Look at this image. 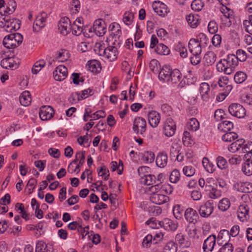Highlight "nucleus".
Wrapping results in <instances>:
<instances>
[{
  "mask_svg": "<svg viewBox=\"0 0 252 252\" xmlns=\"http://www.w3.org/2000/svg\"><path fill=\"white\" fill-rule=\"evenodd\" d=\"M238 65L237 58L234 54L227 55L226 58L221 59L217 64V69L218 71L224 72L226 74L233 73Z\"/></svg>",
  "mask_w": 252,
  "mask_h": 252,
  "instance_id": "f257e3e1",
  "label": "nucleus"
},
{
  "mask_svg": "<svg viewBox=\"0 0 252 252\" xmlns=\"http://www.w3.org/2000/svg\"><path fill=\"white\" fill-rule=\"evenodd\" d=\"M23 41V36L19 33L14 32L5 36L3 40L4 46L7 49H14Z\"/></svg>",
  "mask_w": 252,
  "mask_h": 252,
  "instance_id": "f03ea898",
  "label": "nucleus"
},
{
  "mask_svg": "<svg viewBox=\"0 0 252 252\" xmlns=\"http://www.w3.org/2000/svg\"><path fill=\"white\" fill-rule=\"evenodd\" d=\"M215 181L213 178L207 179L205 186V190L209 192V196L212 199L218 198L221 195V191L218 189Z\"/></svg>",
  "mask_w": 252,
  "mask_h": 252,
  "instance_id": "7ed1b4c3",
  "label": "nucleus"
},
{
  "mask_svg": "<svg viewBox=\"0 0 252 252\" xmlns=\"http://www.w3.org/2000/svg\"><path fill=\"white\" fill-rule=\"evenodd\" d=\"M108 30L110 32L109 39L112 38V40L114 39L113 44H119V42L117 40L119 39L122 35L120 25L116 22L112 23L109 25Z\"/></svg>",
  "mask_w": 252,
  "mask_h": 252,
  "instance_id": "20e7f679",
  "label": "nucleus"
},
{
  "mask_svg": "<svg viewBox=\"0 0 252 252\" xmlns=\"http://www.w3.org/2000/svg\"><path fill=\"white\" fill-rule=\"evenodd\" d=\"M229 113L233 116L242 118L245 117L246 114L245 108L239 103H232L228 107Z\"/></svg>",
  "mask_w": 252,
  "mask_h": 252,
  "instance_id": "39448f33",
  "label": "nucleus"
},
{
  "mask_svg": "<svg viewBox=\"0 0 252 252\" xmlns=\"http://www.w3.org/2000/svg\"><path fill=\"white\" fill-rule=\"evenodd\" d=\"M146 120L140 117L135 118L133 121V130L137 134L143 135L146 130Z\"/></svg>",
  "mask_w": 252,
  "mask_h": 252,
  "instance_id": "423d86ee",
  "label": "nucleus"
},
{
  "mask_svg": "<svg viewBox=\"0 0 252 252\" xmlns=\"http://www.w3.org/2000/svg\"><path fill=\"white\" fill-rule=\"evenodd\" d=\"M47 18V14L44 12L40 13L36 18L33 24V31L39 32L45 25Z\"/></svg>",
  "mask_w": 252,
  "mask_h": 252,
  "instance_id": "0eeeda50",
  "label": "nucleus"
},
{
  "mask_svg": "<svg viewBox=\"0 0 252 252\" xmlns=\"http://www.w3.org/2000/svg\"><path fill=\"white\" fill-rule=\"evenodd\" d=\"M163 128V133L167 137L172 136L175 134L176 129V124L171 118L166 119Z\"/></svg>",
  "mask_w": 252,
  "mask_h": 252,
  "instance_id": "6e6552de",
  "label": "nucleus"
},
{
  "mask_svg": "<svg viewBox=\"0 0 252 252\" xmlns=\"http://www.w3.org/2000/svg\"><path fill=\"white\" fill-rule=\"evenodd\" d=\"M213 210V202L212 200H208L200 206L198 211L201 217L207 218L212 214Z\"/></svg>",
  "mask_w": 252,
  "mask_h": 252,
  "instance_id": "1a4fd4ad",
  "label": "nucleus"
},
{
  "mask_svg": "<svg viewBox=\"0 0 252 252\" xmlns=\"http://www.w3.org/2000/svg\"><path fill=\"white\" fill-rule=\"evenodd\" d=\"M4 30L8 32H12L19 30L20 28V21L17 19L5 20L3 26Z\"/></svg>",
  "mask_w": 252,
  "mask_h": 252,
  "instance_id": "9d476101",
  "label": "nucleus"
},
{
  "mask_svg": "<svg viewBox=\"0 0 252 252\" xmlns=\"http://www.w3.org/2000/svg\"><path fill=\"white\" fill-rule=\"evenodd\" d=\"M93 30L97 36H102L106 32L105 22L100 19L96 20L94 23Z\"/></svg>",
  "mask_w": 252,
  "mask_h": 252,
  "instance_id": "9b49d317",
  "label": "nucleus"
},
{
  "mask_svg": "<svg viewBox=\"0 0 252 252\" xmlns=\"http://www.w3.org/2000/svg\"><path fill=\"white\" fill-rule=\"evenodd\" d=\"M70 20L67 17H63L60 20L58 24V29L61 34L67 35L71 29Z\"/></svg>",
  "mask_w": 252,
  "mask_h": 252,
  "instance_id": "f8f14e48",
  "label": "nucleus"
},
{
  "mask_svg": "<svg viewBox=\"0 0 252 252\" xmlns=\"http://www.w3.org/2000/svg\"><path fill=\"white\" fill-rule=\"evenodd\" d=\"M67 68L64 65H59L54 71L53 76L56 80L61 81L67 77Z\"/></svg>",
  "mask_w": 252,
  "mask_h": 252,
  "instance_id": "ddd939ff",
  "label": "nucleus"
},
{
  "mask_svg": "<svg viewBox=\"0 0 252 252\" xmlns=\"http://www.w3.org/2000/svg\"><path fill=\"white\" fill-rule=\"evenodd\" d=\"M237 217L239 220L244 222L249 219V207L248 205H240L237 210Z\"/></svg>",
  "mask_w": 252,
  "mask_h": 252,
  "instance_id": "4468645a",
  "label": "nucleus"
},
{
  "mask_svg": "<svg viewBox=\"0 0 252 252\" xmlns=\"http://www.w3.org/2000/svg\"><path fill=\"white\" fill-rule=\"evenodd\" d=\"M216 237L214 235H210L204 240L202 249L204 252H212L216 245Z\"/></svg>",
  "mask_w": 252,
  "mask_h": 252,
  "instance_id": "2eb2a0df",
  "label": "nucleus"
},
{
  "mask_svg": "<svg viewBox=\"0 0 252 252\" xmlns=\"http://www.w3.org/2000/svg\"><path fill=\"white\" fill-rule=\"evenodd\" d=\"M54 113V109L51 106H43L40 109L39 115L42 120L47 121L53 117Z\"/></svg>",
  "mask_w": 252,
  "mask_h": 252,
  "instance_id": "dca6fc26",
  "label": "nucleus"
},
{
  "mask_svg": "<svg viewBox=\"0 0 252 252\" xmlns=\"http://www.w3.org/2000/svg\"><path fill=\"white\" fill-rule=\"evenodd\" d=\"M189 48L192 55L200 54L202 52L201 43L195 38H192L189 40Z\"/></svg>",
  "mask_w": 252,
  "mask_h": 252,
  "instance_id": "f3484780",
  "label": "nucleus"
},
{
  "mask_svg": "<svg viewBox=\"0 0 252 252\" xmlns=\"http://www.w3.org/2000/svg\"><path fill=\"white\" fill-rule=\"evenodd\" d=\"M158 224L168 231H175L178 227V223L168 218H165L162 220L159 221Z\"/></svg>",
  "mask_w": 252,
  "mask_h": 252,
  "instance_id": "a211bd4d",
  "label": "nucleus"
},
{
  "mask_svg": "<svg viewBox=\"0 0 252 252\" xmlns=\"http://www.w3.org/2000/svg\"><path fill=\"white\" fill-rule=\"evenodd\" d=\"M185 218L189 223L195 224L197 222L198 215L196 210L191 208H187L185 212Z\"/></svg>",
  "mask_w": 252,
  "mask_h": 252,
  "instance_id": "6ab92c4d",
  "label": "nucleus"
},
{
  "mask_svg": "<svg viewBox=\"0 0 252 252\" xmlns=\"http://www.w3.org/2000/svg\"><path fill=\"white\" fill-rule=\"evenodd\" d=\"M83 18L81 17L77 18L71 25L72 33L77 36L80 35L83 31Z\"/></svg>",
  "mask_w": 252,
  "mask_h": 252,
  "instance_id": "aec40b11",
  "label": "nucleus"
},
{
  "mask_svg": "<svg viewBox=\"0 0 252 252\" xmlns=\"http://www.w3.org/2000/svg\"><path fill=\"white\" fill-rule=\"evenodd\" d=\"M172 69L167 65H164L158 73V78L164 82H169Z\"/></svg>",
  "mask_w": 252,
  "mask_h": 252,
  "instance_id": "412c9836",
  "label": "nucleus"
},
{
  "mask_svg": "<svg viewBox=\"0 0 252 252\" xmlns=\"http://www.w3.org/2000/svg\"><path fill=\"white\" fill-rule=\"evenodd\" d=\"M118 55L117 48L115 46H109L106 48V53L104 57L110 62H113L117 59Z\"/></svg>",
  "mask_w": 252,
  "mask_h": 252,
  "instance_id": "4be33fe9",
  "label": "nucleus"
},
{
  "mask_svg": "<svg viewBox=\"0 0 252 252\" xmlns=\"http://www.w3.org/2000/svg\"><path fill=\"white\" fill-rule=\"evenodd\" d=\"M199 92L203 101H208L210 98L209 85L206 82L201 83Z\"/></svg>",
  "mask_w": 252,
  "mask_h": 252,
  "instance_id": "5701e85b",
  "label": "nucleus"
},
{
  "mask_svg": "<svg viewBox=\"0 0 252 252\" xmlns=\"http://www.w3.org/2000/svg\"><path fill=\"white\" fill-rule=\"evenodd\" d=\"M1 66L5 69H15L18 67V63H16L13 58H6L3 59L0 62Z\"/></svg>",
  "mask_w": 252,
  "mask_h": 252,
  "instance_id": "b1692460",
  "label": "nucleus"
},
{
  "mask_svg": "<svg viewBox=\"0 0 252 252\" xmlns=\"http://www.w3.org/2000/svg\"><path fill=\"white\" fill-rule=\"evenodd\" d=\"M151 201L156 204H162L169 200V197L164 194L159 193H154L150 197Z\"/></svg>",
  "mask_w": 252,
  "mask_h": 252,
  "instance_id": "393cba45",
  "label": "nucleus"
},
{
  "mask_svg": "<svg viewBox=\"0 0 252 252\" xmlns=\"http://www.w3.org/2000/svg\"><path fill=\"white\" fill-rule=\"evenodd\" d=\"M160 116L158 113L152 111L148 114V121L150 125L153 127H156L158 125Z\"/></svg>",
  "mask_w": 252,
  "mask_h": 252,
  "instance_id": "a878e982",
  "label": "nucleus"
},
{
  "mask_svg": "<svg viewBox=\"0 0 252 252\" xmlns=\"http://www.w3.org/2000/svg\"><path fill=\"white\" fill-rule=\"evenodd\" d=\"M175 241L183 248H189L191 245L190 241L182 233H179L176 235Z\"/></svg>",
  "mask_w": 252,
  "mask_h": 252,
  "instance_id": "bb28decb",
  "label": "nucleus"
},
{
  "mask_svg": "<svg viewBox=\"0 0 252 252\" xmlns=\"http://www.w3.org/2000/svg\"><path fill=\"white\" fill-rule=\"evenodd\" d=\"M245 140L244 139H239L233 142L228 147V150L231 153H235L240 150L242 151Z\"/></svg>",
  "mask_w": 252,
  "mask_h": 252,
  "instance_id": "cd10ccee",
  "label": "nucleus"
},
{
  "mask_svg": "<svg viewBox=\"0 0 252 252\" xmlns=\"http://www.w3.org/2000/svg\"><path fill=\"white\" fill-rule=\"evenodd\" d=\"M87 66L88 70L94 73H98L101 70L100 63L99 61L95 60L89 61Z\"/></svg>",
  "mask_w": 252,
  "mask_h": 252,
  "instance_id": "c85d7f7f",
  "label": "nucleus"
},
{
  "mask_svg": "<svg viewBox=\"0 0 252 252\" xmlns=\"http://www.w3.org/2000/svg\"><path fill=\"white\" fill-rule=\"evenodd\" d=\"M168 157L165 152L159 153L156 158V164L160 168H163L167 164Z\"/></svg>",
  "mask_w": 252,
  "mask_h": 252,
  "instance_id": "c756f323",
  "label": "nucleus"
},
{
  "mask_svg": "<svg viewBox=\"0 0 252 252\" xmlns=\"http://www.w3.org/2000/svg\"><path fill=\"white\" fill-rule=\"evenodd\" d=\"M229 81L227 76H222L219 78L218 84L220 87L224 88L226 93L228 94L232 89V86L229 84Z\"/></svg>",
  "mask_w": 252,
  "mask_h": 252,
  "instance_id": "7c9ffc66",
  "label": "nucleus"
},
{
  "mask_svg": "<svg viewBox=\"0 0 252 252\" xmlns=\"http://www.w3.org/2000/svg\"><path fill=\"white\" fill-rule=\"evenodd\" d=\"M230 235L229 231L226 229H223L220 231L219 232L217 240L220 244H222L223 243H227L230 240Z\"/></svg>",
  "mask_w": 252,
  "mask_h": 252,
  "instance_id": "2f4dec72",
  "label": "nucleus"
},
{
  "mask_svg": "<svg viewBox=\"0 0 252 252\" xmlns=\"http://www.w3.org/2000/svg\"><path fill=\"white\" fill-rule=\"evenodd\" d=\"M186 20L192 28H195L199 25V16L197 14H190L186 17Z\"/></svg>",
  "mask_w": 252,
  "mask_h": 252,
  "instance_id": "473e14b6",
  "label": "nucleus"
},
{
  "mask_svg": "<svg viewBox=\"0 0 252 252\" xmlns=\"http://www.w3.org/2000/svg\"><path fill=\"white\" fill-rule=\"evenodd\" d=\"M19 100L22 105L29 106L32 101L30 93L29 91L23 92L20 96Z\"/></svg>",
  "mask_w": 252,
  "mask_h": 252,
  "instance_id": "72a5a7b5",
  "label": "nucleus"
},
{
  "mask_svg": "<svg viewBox=\"0 0 252 252\" xmlns=\"http://www.w3.org/2000/svg\"><path fill=\"white\" fill-rule=\"evenodd\" d=\"M233 127V124L228 121H223L218 125V128L219 130L223 132H227L230 131Z\"/></svg>",
  "mask_w": 252,
  "mask_h": 252,
  "instance_id": "f704fd0d",
  "label": "nucleus"
},
{
  "mask_svg": "<svg viewBox=\"0 0 252 252\" xmlns=\"http://www.w3.org/2000/svg\"><path fill=\"white\" fill-rule=\"evenodd\" d=\"M203 60L205 64L208 66L211 65L216 60V55L213 52H207L204 56Z\"/></svg>",
  "mask_w": 252,
  "mask_h": 252,
  "instance_id": "c9c22d12",
  "label": "nucleus"
},
{
  "mask_svg": "<svg viewBox=\"0 0 252 252\" xmlns=\"http://www.w3.org/2000/svg\"><path fill=\"white\" fill-rule=\"evenodd\" d=\"M16 7V3L14 0H9L7 2L5 9L3 10V15H7L12 14Z\"/></svg>",
  "mask_w": 252,
  "mask_h": 252,
  "instance_id": "e433bc0d",
  "label": "nucleus"
},
{
  "mask_svg": "<svg viewBox=\"0 0 252 252\" xmlns=\"http://www.w3.org/2000/svg\"><path fill=\"white\" fill-rule=\"evenodd\" d=\"M238 190L245 193L252 192V183L250 182L240 183L238 184Z\"/></svg>",
  "mask_w": 252,
  "mask_h": 252,
  "instance_id": "4c0bfd02",
  "label": "nucleus"
},
{
  "mask_svg": "<svg viewBox=\"0 0 252 252\" xmlns=\"http://www.w3.org/2000/svg\"><path fill=\"white\" fill-rule=\"evenodd\" d=\"M182 73L178 69L172 70L170 82L173 84H177L179 82L182 78Z\"/></svg>",
  "mask_w": 252,
  "mask_h": 252,
  "instance_id": "58836bf2",
  "label": "nucleus"
},
{
  "mask_svg": "<svg viewBox=\"0 0 252 252\" xmlns=\"http://www.w3.org/2000/svg\"><path fill=\"white\" fill-rule=\"evenodd\" d=\"M242 170L247 176L252 175V161L249 158L243 164Z\"/></svg>",
  "mask_w": 252,
  "mask_h": 252,
  "instance_id": "ea45409f",
  "label": "nucleus"
},
{
  "mask_svg": "<svg viewBox=\"0 0 252 252\" xmlns=\"http://www.w3.org/2000/svg\"><path fill=\"white\" fill-rule=\"evenodd\" d=\"M187 128L192 131H195L199 128V123L194 118H191L186 126Z\"/></svg>",
  "mask_w": 252,
  "mask_h": 252,
  "instance_id": "a19ab883",
  "label": "nucleus"
},
{
  "mask_svg": "<svg viewBox=\"0 0 252 252\" xmlns=\"http://www.w3.org/2000/svg\"><path fill=\"white\" fill-rule=\"evenodd\" d=\"M243 27L246 32L252 35V15L249 16L247 19L243 21Z\"/></svg>",
  "mask_w": 252,
  "mask_h": 252,
  "instance_id": "79ce46f5",
  "label": "nucleus"
},
{
  "mask_svg": "<svg viewBox=\"0 0 252 252\" xmlns=\"http://www.w3.org/2000/svg\"><path fill=\"white\" fill-rule=\"evenodd\" d=\"M85 152L83 151L82 152H78L76 153V158H79V163L77 164V165L76 166L75 168L73 170H72V172H76L77 173H78L80 172V167L82 166L83 163L85 162Z\"/></svg>",
  "mask_w": 252,
  "mask_h": 252,
  "instance_id": "37998d69",
  "label": "nucleus"
},
{
  "mask_svg": "<svg viewBox=\"0 0 252 252\" xmlns=\"http://www.w3.org/2000/svg\"><path fill=\"white\" fill-rule=\"evenodd\" d=\"M158 6L154 7L155 12L159 16H165L168 13L166 5L163 3H158Z\"/></svg>",
  "mask_w": 252,
  "mask_h": 252,
  "instance_id": "c03bdc74",
  "label": "nucleus"
},
{
  "mask_svg": "<svg viewBox=\"0 0 252 252\" xmlns=\"http://www.w3.org/2000/svg\"><path fill=\"white\" fill-rule=\"evenodd\" d=\"M155 52L159 55H167L170 53V50L167 46L162 43L158 44L156 46Z\"/></svg>",
  "mask_w": 252,
  "mask_h": 252,
  "instance_id": "a18cd8bd",
  "label": "nucleus"
},
{
  "mask_svg": "<svg viewBox=\"0 0 252 252\" xmlns=\"http://www.w3.org/2000/svg\"><path fill=\"white\" fill-rule=\"evenodd\" d=\"M141 180L142 183L147 186H152L156 183V176L154 175L147 174L144 175V177H142Z\"/></svg>",
  "mask_w": 252,
  "mask_h": 252,
  "instance_id": "49530a36",
  "label": "nucleus"
},
{
  "mask_svg": "<svg viewBox=\"0 0 252 252\" xmlns=\"http://www.w3.org/2000/svg\"><path fill=\"white\" fill-rule=\"evenodd\" d=\"M238 134L234 132H227L222 136V140L224 142H231L238 138Z\"/></svg>",
  "mask_w": 252,
  "mask_h": 252,
  "instance_id": "de8ad7c7",
  "label": "nucleus"
},
{
  "mask_svg": "<svg viewBox=\"0 0 252 252\" xmlns=\"http://www.w3.org/2000/svg\"><path fill=\"white\" fill-rule=\"evenodd\" d=\"M175 50L176 52L179 53L181 57L186 58L187 57V49L182 43H178L175 47Z\"/></svg>",
  "mask_w": 252,
  "mask_h": 252,
  "instance_id": "09e8293b",
  "label": "nucleus"
},
{
  "mask_svg": "<svg viewBox=\"0 0 252 252\" xmlns=\"http://www.w3.org/2000/svg\"><path fill=\"white\" fill-rule=\"evenodd\" d=\"M247 75L244 72L237 71L234 77L235 82L237 84H241L244 82L247 79Z\"/></svg>",
  "mask_w": 252,
  "mask_h": 252,
  "instance_id": "8fccbe9b",
  "label": "nucleus"
},
{
  "mask_svg": "<svg viewBox=\"0 0 252 252\" xmlns=\"http://www.w3.org/2000/svg\"><path fill=\"white\" fill-rule=\"evenodd\" d=\"M134 19V14L131 11H126L123 18V22L127 26L131 25Z\"/></svg>",
  "mask_w": 252,
  "mask_h": 252,
  "instance_id": "3c124183",
  "label": "nucleus"
},
{
  "mask_svg": "<svg viewBox=\"0 0 252 252\" xmlns=\"http://www.w3.org/2000/svg\"><path fill=\"white\" fill-rule=\"evenodd\" d=\"M202 164L205 170L209 173H213L215 171L214 165L210 162L207 158H204L202 160Z\"/></svg>",
  "mask_w": 252,
  "mask_h": 252,
  "instance_id": "603ef678",
  "label": "nucleus"
},
{
  "mask_svg": "<svg viewBox=\"0 0 252 252\" xmlns=\"http://www.w3.org/2000/svg\"><path fill=\"white\" fill-rule=\"evenodd\" d=\"M45 62L44 60L37 61L33 65L32 71L33 74H37L41 69L45 66Z\"/></svg>",
  "mask_w": 252,
  "mask_h": 252,
  "instance_id": "864d4df0",
  "label": "nucleus"
},
{
  "mask_svg": "<svg viewBox=\"0 0 252 252\" xmlns=\"http://www.w3.org/2000/svg\"><path fill=\"white\" fill-rule=\"evenodd\" d=\"M98 174L99 176L104 178L105 180H107L109 177V170L104 165L97 168Z\"/></svg>",
  "mask_w": 252,
  "mask_h": 252,
  "instance_id": "5fc2aeb1",
  "label": "nucleus"
},
{
  "mask_svg": "<svg viewBox=\"0 0 252 252\" xmlns=\"http://www.w3.org/2000/svg\"><path fill=\"white\" fill-rule=\"evenodd\" d=\"M93 94V91L92 89L89 88L82 91L81 94L78 92L75 93V94L77 96L78 100L85 99L88 97L89 95H91Z\"/></svg>",
  "mask_w": 252,
  "mask_h": 252,
  "instance_id": "6e6d98bb",
  "label": "nucleus"
},
{
  "mask_svg": "<svg viewBox=\"0 0 252 252\" xmlns=\"http://www.w3.org/2000/svg\"><path fill=\"white\" fill-rule=\"evenodd\" d=\"M183 211V209L180 205L177 204L175 205L173 208V214L175 218L178 220L181 219Z\"/></svg>",
  "mask_w": 252,
  "mask_h": 252,
  "instance_id": "4d7b16f0",
  "label": "nucleus"
},
{
  "mask_svg": "<svg viewBox=\"0 0 252 252\" xmlns=\"http://www.w3.org/2000/svg\"><path fill=\"white\" fill-rule=\"evenodd\" d=\"M177 247L173 241L169 242L164 247L162 252H177Z\"/></svg>",
  "mask_w": 252,
  "mask_h": 252,
  "instance_id": "13d9d810",
  "label": "nucleus"
},
{
  "mask_svg": "<svg viewBox=\"0 0 252 252\" xmlns=\"http://www.w3.org/2000/svg\"><path fill=\"white\" fill-rule=\"evenodd\" d=\"M220 10L223 14L222 16L229 17L230 18H234V12L233 10L226 6L222 5L220 7Z\"/></svg>",
  "mask_w": 252,
  "mask_h": 252,
  "instance_id": "bf43d9fd",
  "label": "nucleus"
},
{
  "mask_svg": "<svg viewBox=\"0 0 252 252\" xmlns=\"http://www.w3.org/2000/svg\"><path fill=\"white\" fill-rule=\"evenodd\" d=\"M230 205V201L228 198H223L219 203V208L220 210L224 211L227 210Z\"/></svg>",
  "mask_w": 252,
  "mask_h": 252,
  "instance_id": "052dcab7",
  "label": "nucleus"
},
{
  "mask_svg": "<svg viewBox=\"0 0 252 252\" xmlns=\"http://www.w3.org/2000/svg\"><path fill=\"white\" fill-rule=\"evenodd\" d=\"M180 178V173L177 169L173 170L170 174V181L173 183H177Z\"/></svg>",
  "mask_w": 252,
  "mask_h": 252,
  "instance_id": "680f3d73",
  "label": "nucleus"
},
{
  "mask_svg": "<svg viewBox=\"0 0 252 252\" xmlns=\"http://www.w3.org/2000/svg\"><path fill=\"white\" fill-rule=\"evenodd\" d=\"M183 142L185 146H189L193 143L190 133L185 131L183 134Z\"/></svg>",
  "mask_w": 252,
  "mask_h": 252,
  "instance_id": "e2e57ef3",
  "label": "nucleus"
},
{
  "mask_svg": "<svg viewBox=\"0 0 252 252\" xmlns=\"http://www.w3.org/2000/svg\"><path fill=\"white\" fill-rule=\"evenodd\" d=\"M142 158L146 163H152L155 159V155L152 152H147L143 154Z\"/></svg>",
  "mask_w": 252,
  "mask_h": 252,
  "instance_id": "0e129e2a",
  "label": "nucleus"
},
{
  "mask_svg": "<svg viewBox=\"0 0 252 252\" xmlns=\"http://www.w3.org/2000/svg\"><path fill=\"white\" fill-rule=\"evenodd\" d=\"M159 67V63L158 60L153 59L150 61L149 63V68L154 73L158 72Z\"/></svg>",
  "mask_w": 252,
  "mask_h": 252,
  "instance_id": "69168bd1",
  "label": "nucleus"
},
{
  "mask_svg": "<svg viewBox=\"0 0 252 252\" xmlns=\"http://www.w3.org/2000/svg\"><path fill=\"white\" fill-rule=\"evenodd\" d=\"M106 48L100 43H97L94 46V51L99 56L104 57L106 53Z\"/></svg>",
  "mask_w": 252,
  "mask_h": 252,
  "instance_id": "338daca9",
  "label": "nucleus"
},
{
  "mask_svg": "<svg viewBox=\"0 0 252 252\" xmlns=\"http://www.w3.org/2000/svg\"><path fill=\"white\" fill-rule=\"evenodd\" d=\"M208 29L209 32L211 34H214L217 32L218 30V26L215 20H212L209 23Z\"/></svg>",
  "mask_w": 252,
  "mask_h": 252,
  "instance_id": "774afa93",
  "label": "nucleus"
}]
</instances>
